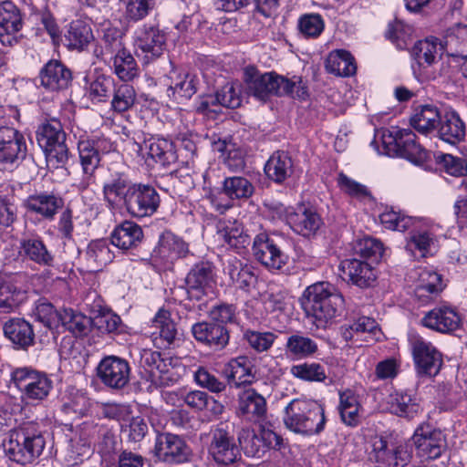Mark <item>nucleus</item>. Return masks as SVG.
<instances>
[{
	"label": "nucleus",
	"mask_w": 467,
	"mask_h": 467,
	"mask_svg": "<svg viewBox=\"0 0 467 467\" xmlns=\"http://www.w3.org/2000/svg\"><path fill=\"white\" fill-rule=\"evenodd\" d=\"M3 446L9 460L26 465L33 463L42 454L46 440L39 424L27 421L11 431Z\"/></svg>",
	"instance_id": "1"
},
{
	"label": "nucleus",
	"mask_w": 467,
	"mask_h": 467,
	"mask_svg": "<svg viewBox=\"0 0 467 467\" xmlns=\"http://www.w3.org/2000/svg\"><path fill=\"white\" fill-rule=\"evenodd\" d=\"M301 305L306 316L315 319L317 327H323L339 314L344 298L333 285L317 282L304 291Z\"/></svg>",
	"instance_id": "2"
},
{
	"label": "nucleus",
	"mask_w": 467,
	"mask_h": 467,
	"mask_svg": "<svg viewBox=\"0 0 467 467\" xmlns=\"http://www.w3.org/2000/svg\"><path fill=\"white\" fill-rule=\"evenodd\" d=\"M283 421L295 433L306 436L318 434L326 425L325 409L313 400L294 399L285 408Z\"/></svg>",
	"instance_id": "3"
},
{
	"label": "nucleus",
	"mask_w": 467,
	"mask_h": 467,
	"mask_svg": "<svg viewBox=\"0 0 467 467\" xmlns=\"http://www.w3.org/2000/svg\"><path fill=\"white\" fill-rule=\"evenodd\" d=\"M11 379L20 390L22 400L31 404L46 400L53 389V381L45 372L30 367L14 369Z\"/></svg>",
	"instance_id": "4"
},
{
	"label": "nucleus",
	"mask_w": 467,
	"mask_h": 467,
	"mask_svg": "<svg viewBox=\"0 0 467 467\" xmlns=\"http://www.w3.org/2000/svg\"><path fill=\"white\" fill-rule=\"evenodd\" d=\"M36 140L47 161L53 162L56 168L67 163L69 150L66 144V133L59 120L52 119L39 125Z\"/></svg>",
	"instance_id": "5"
},
{
	"label": "nucleus",
	"mask_w": 467,
	"mask_h": 467,
	"mask_svg": "<svg viewBox=\"0 0 467 467\" xmlns=\"http://www.w3.org/2000/svg\"><path fill=\"white\" fill-rule=\"evenodd\" d=\"M416 134L409 129L383 133L382 144L388 155L395 153L415 164H422L431 159V152L417 142Z\"/></svg>",
	"instance_id": "6"
},
{
	"label": "nucleus",
	"mask_w": 467,
	"mask_h": 467,
	"mask_svg": "<svg viewBox=\"0 0 467 467\" xmlns=\"http://www.w3.org/2000/svg\"><path fill=\"white\" fill-rule=\"evenodd\" d=\"M24 135L12 127H0V171H12L26 156Z\"/></svg>",
	"instance_id": "7"
},
{
	"label": "nucleus",
	"mask_w": 467,
	"mask_h": 467,
	"mask_svg": "<svg viewBox=\"0 0 467 467\" xmlns=\"http://www.w3.org/2000/svg\"><path fill=\"white\" fill-rule=\"evenodd\" d=\"M96 370L101 383L112 389H121L130 381V364L127 359L118 356L104 357L98 364Z\"/></svg>",
	"instance_id": "8"
},
{
	"label": "nucleus",
	"mask_w": 467,
	"mask_h": 467,
	"mask_svg": "<svg viewBox=\"0 0 467 467\" xmlns=\"http://www.w3.org/2000/svg\"><path fill=\"white\" fill-rule=\"evenodd\" d=\"M252 251L254 259L269 270H280L288 262L287 254L265 233H261L254 237Z\"/></svg>",
	"instance_id": "9"
},
{
	"label": "nucleus",
	"mask_w": 467,
	"mask_h": 467,
	"mask_svg": "<svg viewBox=\"0 0 467 467\" xmlns=\"http://www.w3.org/2000/svg\"><path fill=\"white\" fill-rule=\"evenodd\" d=\"M410 344L418 374L436 376L442 366L441 353L431 342L420 337H412Z\"/></svg>",
	"instance_id": "10"
},
{
	"label": "nucleus",
	"mask_w": 467,
	"mask_h": 467,
	"mask_svg": "<svg viewBox=\"0 0 467 467\" xmlns=\"http://www.w3.org/2000/svg\"><path fill=\"white\" fill-rule=\"evenodd\" d=\"M417 454L425 460L438 459L447 447L445 436L430 424L419 426L413 436Z\"/></svg>",
	"instance_id": "11"
},
{
	"label": "nucleus",
	"mask_w": 467,
	"mask_h": 467,
	"mask_svg": "<svg viewBox=\"0 0 467 467\" xmlns=\"http://www.w3.org/2000/svg\"><path fill=\"white\" fill-rule=\"evenodd\" d=\"M160 202V195L152 186L135 183L125 209L131 216L143 218L155 213Z\"/></svg>",
	"instance_id": "12"
},
{
	"label": "nucleus",
	"mask_w": 467,
	"mask_h": 467,
	"mask_svg": "<svg viewBox=\"0 0 467 467\" xmlns=\"http://www.w3.org/2000/svg\"><path fill=\"white\" fill-rule=\"evenodd\" d=\"M134 47L147 62L161 57L166 47V36L157 26L143 25L134 34Z\"/></svg>",
	"instance_id": "13"
},
{
	"label": "nucleus",
	"mask_w": 467,
	"mask_h": 467,
	"mask_svg": "<svg viewBox=\"0 0 467 467\" xmlns=\"http://www.w3.org/2000/svg\"><path fill=\"white\" fill-rule=\"evenodd\" d=\"M156 456L167 462L182 463L192 456V450L179 435L164 432L160 433L154 447Z\"/></svg>",
	"instance_id": "14"
},
{
	"label": "nucleus",
	"mask_w": 467,
	"mask_h": 467,
	"mask_svg": "<svg viewBox=\"0 0 467 467\" xmlns=\"http://www.w3.org/2000/svg\"><path fill=\"white\" fill-rule=\"evenodd\" d=\"M134 185L135 182L126 173H112L102 188L107 206L111 210L125 208Z\"/></svg>",
	"instance_id": "15"
},
{
	"label": "nucleus",
	"mask_w": 467,
	"mask_h": 467,
	"mask_svg": "<svg viewBox=\"0 0 467 467\" xmlns=\"http://www.w3.org/2000/svg\"><path fill=\"white\" fill-rule=\"evenodd\" d=\"M281 76L275 72L259 74L254 67L245 69L244 81L248 94L265 102L271 96H278Z\"/></svg>",
	"instance_id": "16"
},
{
	"label": "nucleus",
	"mask_w": 467,
	"mask_h": 467,
	"mask_svg": "<svg viewBox=\"0 0 467 467\" xmlns=\"http://www.w3.org/2000/svg\"><path fill=\"white\" fill-rule=\"evenodd\" d=\"M24 25L19 8L11 1L0 5V42L13 47L19 42V32Z\"/></svg>",
	"instance_id": "17"
},
{
	"label": "nucleus",
	"mask_w": 467,
	"mask_h": 467,
	"mask_svg": "<svg viewBox=\"0 0 467 467\" xmlns=\"http://www.w3.org/2000/svg\"><path fill=\"white\" fill-rule=\"evenodd\" d=\"M188 244L171 231H164L152 251V259L160 264L171 265L175 260L189 254Z\"/></svg>",
	"instance_id": "18"
},
{
	"label": "nucleus",
	"mask_w": 467,
	"mask_h": 467,
	"mask_svg": "<svg viewBox=\"0 0 467 467\" xmlns=\"http://www.w3.org/2000/svg\"><path fill=\"white\" fill-rule=\"evenodd\" d=\"M111 145L105 138H88L80 135L78 141V150L83 171L88 176H92L99 165L100 154L110 150Z\"/></svg>",
	"instance_id": "19"
},
{
	"label": "nucleus",
	"mask_w": 467,
	"mask_h": 467,
	"mask_svg": "<svg viewBox=\"0 0 467 467\" xmlns=\"http://www.w3.org/2000/svg\"><path fill=\"white\" fill-rule=\"evenodd\" d=\"M420 322L434 331L451 333L460 327L462 318L454 307L442 304L428 311Z\"/></svg>",
	"instance_id": "20"
},
{
	"label": "nucleus",
	"mask_w": 467,
	"mask_h": 467,
	"mask_svg": "<svg viewBox=\"0 0 467 467\" xmlns=\"http://www.w3.org/2000/svg\"><path fill=\"white\" fill-rule=\"evenodd\" d=\"M24 206L27 213L36 214L45 220H53L64 206L63 198L54 192H40L30 194Z\"/></svg>",
	"instance_id": "21"
},
{
	"label": "nucleus",
	"mask_w": 467,
	"mask_h": 467,
	"mask_svg": "<svg viewBox=\"0 0 467 467\" xmlns=\"http://www.w3.org/2000/svg\"><path fill=\"white\" fill-rule=\"evenodd\" d=\"M286 222L294 232L306 237L315 234L323 224L317 210L305 205H299L296 211L288 213Z\"/></svg>",
	"instance_id": "22"
},
{
	"label": "nucleus",
	"mask_w": 467,
	"mask_h": 467,
	"mask_svg": "<svg viewBox=\"0 0 467 467\" xmlns=\"http://www.w3.org/2000/svg\"><path fill=\"white\" fill-rule=\"evenodd\" d=\"M94 40L90 25L82 19H76L66 26L60 44L69 51L83 52Z\"/></svg>",
	"instance_id": "23"
},
{
	"label": "nucleus",
	"mask_w": 467,
	"mask_h": 467,
	"mask_svg": "<svg viewBox=\"0 0 467 467\" xmlns=\"http://www.w3.org/2000/svg\"><path fill=\"white\" fill-rule=\"evenodd\" d=\"M223 274L229 276L231 284L244 292H250L257 283L254 267L236 257L229 258L223 264Z\"/></svg>",
	"instance_id": "24"
},
{
	"label": "nucleus",
	"mask_w": 467,
	"mask_h": 467,
	"mask_svg": "<svg viewBox=\"0 0 467 467\" xmlns=\"http://www.w3.org/2000/svg\"><path fill=\"white\" fill-rule=\"evenodd\" d=\"M188 293L191 297L200 299L214 283L213 268L209 262H201L193 265L186 279Z\"/></svg>",
	"instance_id": "25"
},
{
	"label": "nucleus",
	"mask_w": 467,
	"mask_h": 467,
	"mask_svg": "<svg viewBox=\"0 0 467 467\" xmlns=\"http://www.w3.org/2000/svg\"><path fill=\"white\" fill-rule=\"evenodd\" d=\"M150 337L159 348L170 347L177 335L176 325L166 309H160L151 320Z\"/></svg>",
	"instance_id": "26"
},
{
	"label": "nucleus",
	"mask_w": 467,
	"mask_h": 467,
	"mask_svg": "<svg viewBox=\"0 0 467 467\" xmlns=\"http://www.w3.org/2000/svg\"><path fill=\"white\" fill-rule=\"evenodd\" d=\"M209 452L216 462L228 465L236 460L239 450L233 436L223 429H217L213 434Z\"/></svg>",
	"instance_id": "27"
},
{
	"label": "nucleus",
	"mask_w": 467,
	"mask_h": 467,
	"mask_svg": "<svg viewBox=\"0 0 467 467\" xmlns=\"http://www.w3.org/2000/svg\"><path fill=\"white\" fill-rule=\"evenodd\" d=\"M39 78L41 85L45 88L56 91L65 89L69 86L72 74L62 62L50 60L41 69Z\"/></svg>",
	"instance_id": "28"
},
{
	"label": "nucleus",
	"mask_w": 467,
	"mask_h": 467,
	"mask_svg": "<svg viewBox=\"0 0 467 467\" xmlns=\"http://www.w3.org/2000/svg\"><path fill=\"white\" fill-rule=\"evenodd\" d=\"M192 333L194 338L215 349L223 348L229 342L227 329L213 322H199L192 326Z\"/></svg>",
	"instance_id": "29"
},
{
	"label": "nucleus",
	"mask_w": 467,
	"mask_h": 467,
	"mask_svg": "<svg viewBox=\"0 0 467 467\" xmlns=\"http://www.w3.org/2000/svg\"><path fill=\"white\" fill-rule=\"evenodd\" d=\"M144 237L142 228L132 221H124L115 226L110 234V242L122 251L137 248Z\"/></svg>",
	"instance_id": "30"
},
{
	"label": "nucleus",
	"mask_w": 467,
	"mask_h": 467,
	"mask_svg": "<svg viewBox=\"0 0 467 467\" xmlns=\"http://www.w3.org/2000/svg\"><path fill=\"white\" fill-rule=\"evenodd\" d=\"M408 459L407 451H399L393 446L389 448L384 439L377 438L373 441L369 460L379 467H402Z\"/></svg>",
	"instance_id": "31"
},
{
	"label": "nucleus",
	"mask_w": 467,
	"mask_h": 467,
	"mask_svg": "<svg viewBox=\"0 0 467 467\" xmlns=\"http://www.w3.org/2000/svg\"><path fill=\"white\" fill-rule=\"evenodd\" d=\"M266 413V401L265 398L254 389L243 391L238 399V416L246 420L260 421Z\"/></svg>",
	"instance_id": "32"
},
{
	"label": "nucleus",
	"mask_w": 467,
	"mask_h": 467,
	"mask_svg": "<svg viewBox=\"0 0 467 467\" xmlns=\"http://www.w3.org/2000/svg\"><path fill=\"white\" fill-rule=\"evenodd\" d=\"M340 268L348 281L360 288L369 287L376 281L375 269L365 261L346 259L341 262Z\"/></svg>",
	"instance_id": "33"
},
{
	"label": "nucleus",
	"mask_w": 467,
	"mask_h": 467,
	"mask_svg": "<svg viewBox=\"0 0 467 467\" xmlns=\"http://www.w3.org/2000/svg\"><path fill=\"white\" fill-rule=\"evenodd\" d=\"M19 244L22 256L39 265L51 266L53 265L54 256L39 235H24Z\"/></svg>",
	"instance_id": "34"
},
{
	"label": "nucleus",
	"mask_w": 467,
	"mask_h": 467,
	"mask_svg": "<svg viewBox=\"0 0 467 467\" xmlns=\"http://www.w3.org/2000/svg\"><path fill=\"white\" fill-rule=\"evenodd\" d=\"M217 237L223 244L241 253L250 244V237L242 223L236 221H220L217 224Z\"/></svg>",
	"instance_id": "35"
},
{
	"label": "nucleus",
	"mask_w": 467,
	"mask_h": 467,
	"mask_svg": "<svg viewBox=\"0 0 467 467\" xmlns=\"http://www.w3.org/2000/svg\"><path fill=\"white\" fill-rule=\"evenodd\" d=\"M379 328L375 319L368 317H360L352 324L340 327V334L345 341L358 343L362 340L374 339Z\"/></svg>",
	"instance_id": "36"
},
{
	"label": "nucleus",
	"mask_w": 467,
	"mask_h": 467,
	"mask_svg": "<svg viewBox=\"0 0 467 467\" xmlns=\"http://www.w3.org/2000/svg\"><path fill=\"white\" fill-rule=\"evenodd\" d=\"M293 171V161L288 153L283 150L275 151L265 164V175L275 183L284 182Z\"/></svg>",
	"instance_id": "37"
},
{
	"label": "nucleus",
	"mask_w": 467,
	"mask_h": 467,
	"mask_svg": "<svg viewBox=\"0 0 467 467\" xmlns=\"http://www.w3.org/2000/svg\"><path fill=\"white\" fill-rule=\"evenodd\" d=\"M441 50L442 47L437 39L426 38L414 44L410 55L419 68H425L438 62Z\"/></svg>",
	"instance_id": "38"
},
{
	"label": "nucleus",
	"mask_w": 467,
	"mask_h": 467,
	"mask_svg": "<svg viewBox=\"0 0 467 467\" xmlns=\"http://www.w3.org/2000/svg\"><path fill=\"white\" fill-rule=\"evenodd\" d=\"M5 336L21 348L34 343L35 333L32 325L22 318H13L4 325Z\"/></svg>",
	"instance_id": "39"
},
{
	"label": "nucleus",
	"mask_w": 467,
	"mask_h": 467,
	"mask_svg": "<svg viewBox=\"0 0 467 467\" xmlns=\"http://www.w3.org/2000/svg\"><path fill=\"white\" fill-rule=\"evenodd\" d=\"M148 155L156 163L167 167L177 161L172 141L164 138H150L144 141Z\"/></svg>",
	"instance_id": "40"
},
{
	"label": "nucleus",
	"mask_w": 467,
	"mask_h": 467,
	"mask_svg": "<svg viewBox=\"0 0 467 467\" xmlns=\"http://www.w3.org/2000/svg\"><path fill=\"white\" fill-rule=\"evenodd\" d=\"M326 69L338 77H350L357 71L354 57L344 49L331 51L326 59Z\"/></svg>",
	"instance_id": "41"
},
{
	"label": "nucleus",
	"mask_w": 467,
	"mask_h": 467,
	"mask_svg": "<svg viewBox=\"0 0 467 467\" xmlns=\"http://www.w3.org/2000/svg\"><path fill=\"white\" fill-rule=\"evenodd\" d=\"M225 375L228 383L235 387L251 384L254 379L251 362L244 356L237 357L227 364Z\"/></svg>",
	"instance_id": "42"
},
{
	"label": "nucleus",
	"mask_w": 467,
	"mask_h": 467,
	"mask_svg": "<svg viewBox=\"0 0 467 467\" xmlns=\"http://www.w3.org/2000/svg\"><path fill=\"white\" fill-rule=\"evenodd\" d=\"M441 117L436 106L426 104L415 110L410 118V124L420 133L428 134L439 126Z\"/></svg>",
	"instance_id": "43"
},
{
	"label": "nucleus",
	"mask_w": 467,
	"mask_h": 467,
	"mask_svg": "<svg viewBox=\"0 0 467 467\" xmlns=\"http://www.w3.org/2000/svg\"><path fill=\"white\" fill-rule=\"evenodd\" d=\"M439 135L444 141L455 144L465 136V125L455 112H446L439 122Z\"/></svg>",
	"instance_id": "44"
},
{
	"label": "nucleus",
	"mask_w": 467,
	"mask_h": 467,
	"mask_svg": "<svg viewBox=\"0 0 467 467\" xmlns=\"http://www.w3.org/2000/svg\"><path fill=\"white\" fill-rule=\"evenodd\" d=\"M114 257L109 244L105 239L90 242L86 251V260L93 271H98L109 264Z\"/></svg>",
	"instance_id": "45"
},
{
	"label": "nucleus",
	"mask_w": 467,
	"mask_h": 467,
	"mask_svg": "<svg viewBox=\"0 0 467 467\" xmlns=\"http://www.w3.org/2000/svg\"><path fill=\"white\" fill-rule=\"evenodd\" d=\"M111 60L113 72L122 81H131L139 76L138 64L126 48L119 49Z\"/></svg>",
	"instance_id": "46"
},
{
	"label": "nucleus",
	"mask_w": 467,
	"mask_h": 467,
	"mask_svg": "<svg viewBox=\"0 0 467 467\" xmlns=\"http://www.w3.org/2000/svg\"><path fill=\"white\" fill-rule=\"evenodd\" d=\"M339 413L342 421L348 426H357L360 421L361 405L358 397L348 389L339 394Z\"/></svg>",
	"instance_id": "47"
},
{
	"label": "nucleus",
	"mask_w": 467,
	"mask_h": 467,
	"mask_svg": "<svg viewBox=\"0 0 467 467\" xmlns=\"http://www.w3.org/2000/svg\"><path fill=\"white\" fill-rule=\"evenodd\" d=\"M110 98V109L114 112L123 113L136 104L137 92L130 84H115Z\"/></svg>",
	"instance_id": "48"
},
{
	"label": "nucleus",
	"mask_w": 467,
	"mask_h": 467,
	"mask_svg": "<svg viewBox=\"0 0 467 467\" xmlns=\"http://www.w3.org/2000/svg\"><path fill=\"white\" fill-rule=\"evenodd\" d=\"M389 408L391 413L409 419L414 418L420 410V405L411 395L396 391L389 395Z\"/></svg>",
	"instance_id": "49"
},
{
	"label": "nucleus",
	"mask_w": 467,
	"mask_h": 467,
	"mask_svg": "<svg viewBox=\"0 0 467 467\" xmlns=\"http://www.w3.org/2000/svg\"><path fill=\"white\" fill-rule=\"evenodd\" d=\"M286 355L293 358H306L313 356L318 350L316 341L301 334L291 335L285 346Z\"/></svg>",
	"instance_id": "50"
},
{
	"label": "nucleus",
	"mask_w": 467,
	"mask_h": 467,
	"mask_svg": "<svg viewBox=\"0 0 467 467\" xmlns=\"http://www.w3.org/2000/svg\"><path fill=\"white\" fill-rule=\"evenodd\" d=\"M437 243L434 227H423L410 233L407 246L410 249H417L422 256H425L436 249Z\"/></svg>",
	"instance_id": "51"
},
{
	"label": "nucleus",
	"mask_w": 467,
	"mask_h": 467,
	"mask_svg": "<svg viewBox=\"0 0 467 467\" xmlns=\"http://www.w3.org/2000/svg\"><path fill=\"white\" fill-rule=\"evenodd\" d=\"M114 79L103 74L95 76L90 78L86 88L88 98L95 102H106L110 99Z\"/></svg>",
	"instance_id": "52"
},
{
	"label": "nucleus",
	"mask_w": 467,
	"mask_h": 467,
	"mask_svg": "<svg viewBox=\"0 0 467 467\" xmlns=\"http://www.w3.org/2000/svg\"><path fill=\"white\" fill-rule=\"evenodd\" d=\"M254 187L245 177H226L223 182V192L232 200L248 199L253 195Z\"/></svg>",
	"instance_id": "53"
},
{
	"label": "nucleus",
	"mask_w": 467,
	"mask_h": 467,
	"mask_svg": "<svg viewBox=\"0 0 467 467\" xmlns=\"http://www.w3.org/2000/svg\"><path fill=\"white\" fill-rule=\"evenodd\" d=\"M449 56L467 60V25H459L447 36Z\"/></svg>",
	"instance_id": "54"
},
{
	"label": "nucleus",
	"mask_w": 467,
	"mask_h": 467,
	"mask_svg": "<svg viewBox=\"0 0 467 467\" xmlns=\"http://www.w3.org/2000/svg\"><path fill=\"white\" fill-rule=\"evenodd\" d=\"M59 322L74 335L81 336L87 334L91 320L73 309H64L60 313Z\"/></svg>",
	"instance_id": "55"
},
{
	"label": "nucleus",
	"mask_w": 467,
	"mask_h": 467,
	"mask_svg": "<svg viewBox=\"0 0 467 467\" xmlns=\"http://www.w3.org/2000/svg\"><path fill=\"white\" fill-rule=\"evenodd\" d=\"M279 89L278 96L285 95L299 100H306L309 97L306 81L298 76H294L291 78L281 76Z\"/></svg>",
	"instance_id": "56"
},
{
	"label": "nucleus",
	"mask_w": 467,
	"mask_h": 467,
	"mask_svg": "<svg viewBox=\"0 0 467 467\" xmlns=\"http://www.w3.org/2000/svg\"><path fill=\"white\" fill-rule=\"evenodd\" d=\"M290 373L294 377L305 381L323 382L327 378L325 368L316 362L293 365L290 368Z\"/></svg>",
	"instance_id": "57"
},
{
	"label": "nucleus",
	"mask_w": 467,
	"mask_h": 467,
	"mask_svg": "<svg viewBox=\"0 0 467 467\" xmlns=\"http://www.w3.org/2000/svg\"><path fill=\"white\" fill-rule=\"evenodd\" d=\"M413 28L400 20L389 24L386 37L396 45L399 49L407 48L412 39Z\"/></svg>",
	"instance_id": "58"
},
{
	"label": "nucleus",
	"mask_w": 467,
	"mask_h": 467,
	"mask_svg": "<svg viewBox=\"0 0 467 467\" xmlns=\"http://www.w3.org/2000/svg\"><path fill=\"white\" fill-rule=\"evenodd\" d=\"M297 27L303 36L317 38L324 31L325 22L318 14H306L299 17Z\"/></svg>",
	"instance_id": "59"
},
{
	"label": "nucleus",
	"mask_w": 467,
	"mask_h": 467,
	"mask_svg": "<svg viewBox=\"0 0 467 467\" xmlns=\"http://www.w3.org/2000/svg\"><path fill=\"white\" fill-rule=\"evenodd\" d=\"M22 301L21 292L9 282L0 283V313L13 312Z\"/></svg>",
	"instance_id": "60"
},
{
	"label": "nucleus",
	"mask_w": 467,
	"mask_h": 467,
	"mask_svg": "<svg viewBox=\"0 0 467 467\" xmlns=\"http://www.w3.org/2000/svg\"><path fill=\"white\" fill-rule=\"evenodd\" d=\"M239 443L244 453L250 457H260L265 451V442L253 430L244 429L238 436Z\"/></svg>",
	"instance_id": "61"
},
{
	"label": "nucleus",
	"mask_w": 467,
	"mask_h": 467,
	"mask_svg": "<svg viewBox=\"0 0 467 467\" xmlns=\"http://www.w3.org/2000/svg\"><path fill=\"white\" fill-rule=\"evenodd\" d=\"M354 251L365 259L378 261L383 254V244L378 239L367 236L357 241Z\"/></svg>",
	"instance_id": "62"
},
{
	"label": "nucleus",
	"mask_w": 467,
	"mask_h": 467,
	"mask_svg": "<svg viewBox=\"0 0 467 467\" xmlns=\"http://www.w3.org/2000/svg\"><path fill=\"white\" fill-rule=\"evenodd\" d=\"M379 219L385 228L400 232L410 229L415 223L413 218L400 214L392 210L383 212L379 215Z\"/></svg>",
	"instance_id": "63"
},
{
	"label": "nucleus",
	"mask_w": 467,
	"mask_h": 467,
	"mask_svg": "<svg viewBox=\"0 0 467 467\" xmlns=\"http://www.w3.org/2000/svg\"><path fill=\"white\" fill-rule=\"evenodd\" d=\"M35 317L46 327L52 328L59 323L60 313L46 299H39L36 306Z\"/></svg>",
	"instance_id": "64"
}]
</instances>
